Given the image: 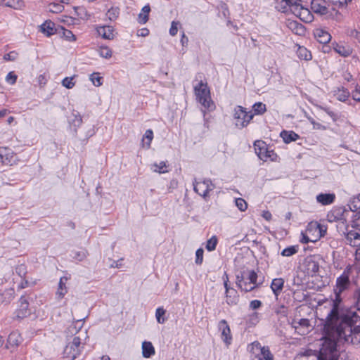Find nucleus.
<instances>
[{"instance_id":"nucleus-62","label":"nucleus","mask_w":360,"mask_h":360,"mask_svg":"<svg viewBox=\"0 0 360 360\" xmlns=\"http://www.w3.org/2000/svg\"><path fill=\"white\" fill-rule=\"evenodd\" d=\"M245 280V278L243 277V275L240 276V275H237L236 276V285H238V287H242V285L244 282V281Z\"/></svg>"},{"instance_id":"nucleus-10","label":"nucleus","mask_w":360,"mask_h":360,"mask_svg":"<svg viewBox=\"0 0 360 360\" xmlns=\"http://www.w3.org/2000/svg\"><path fill=\"white\" fill-rule=\"evenodd\" d=\"M218 327H219V330H221V336L222 340L226 345H230L231 340H232V336H231V330H230V328H229V326L227 321L224 319L221 320L219 322Z\"/></svg>"},{"instance_id":"nucleus-57","label":"nucleus","mask_w":360,"mask_h":360,"mask_svg":"<svg viewBox=\"0 0 360 360\" xmlns=\"http://www.w3.org/2000/svg\"><path fill=\"white\" fill-rule=\"evenodd\" d=\"M309 122L312 124L314 129L325 130L326 127L321 123L316 122L313 118H309Z\"/></svg>"},{"instance_id":"nucleus-32","label":"nucleus","mask_w":360,"mask_h":360,"mask_svg":"<svg viewBox=\"0 0 360 360\" xmlns=\"http://www.w3.org/2000/svg\"><path fill=\"white\" fill-rule=\"evenodd\" d=\"M254 115H263L266 111V105L262 102H257L252 105Z\"/></svg>"},{"instance_id":"nucleus-59","label":"nucleus","mask_w":360,"mask_h":360,"mask_svg":"<svg viewBox=\"0 0 360 360\" xmlns=\"http://www.w3.org/2000/svg\"><path fill=\"white\" fill-rule=\"evenodd\" d=\"M148 20V15L141 13L139 14L138 21L140 24H145Z\"/></svg>"},{"instance_id":"nucleus-19","label":"nucleus","mask_w":360,"mask_h":360,"mask_svg":"<svg viewBox=\"0 0 360 360\" xmlns=\"http://www.w3.org/2000/svg\"><path fill=\"white\" fill-rule=\"evenodd\" d=\"M97 32L103 39H112L114 38V28L112 26H100Z\"/></svg>"},{"instance_id":"nucleus-54","label":"nucleus","mask_w":360,"mask_h":360,"mask_svg":"<svg viewBox=\"0 0 360 360\" xmlns=\"http://www.w3.org/2000/svg\"><path fill=\"white\" fill-rule=\"evenodd\" d=\"M275 312L277 314L281 315V316H282L283 317L286 316L287 314H288L287 308L284 305H281L278 307H277L275 309Z\"/></svg>"},{"instance_id":"nucleus-29","label":"nucleus","mask_w":360,"mask_h":360,"mask_svg":"<svg viewBox=\"0 0 360 360\" xmlns=\"http://www.w3.org/2000/svg\"><path fill=\"white\" fill-rule=\"evenodd\" d=\"M226 303L229 305H236L238 302V295L235 289L226 292Z\"/></svg>"},{"instance_id":"nucleus-60","label":"nucleus","mask_w":360,"mask_h":360,"mask_svg":"<svg viewBox=\"0 0 360 360\" xmlns=\"http://www.w3.org/2000/svg\"><path fill=\"white\" fill-rule=\"evenodd\" d=\"M17 76L13 72H9L6 76V80L11 84H14L16 82Z\"/></svg>"},{"instance_id":"nucleus-38","label":"nucleus","mask_w":360,"mask_h":360,"mask_svg":"<svg viewBox=\"0 0 360 360\" xmlns=\"http://www.w3.org/2000/svg\"><path fill=\"white\" fill-rule=\"evenodd\" d=\"M75 77V76L74 75L64 78L61 82L62 85L68 89H72L75 85V82L73 81Z\"/></svg>"},{"instance_id":"nucleus-15","label":"nucleus","mask_w":360,"mask_h":360,"mask_svg":"<svg viewBox=\"0 0 360 360\" xmlns=\"http://www.w3.org/2000/svg\"><path fill=\"white\" fill-rule=\"evenodd\" d=\"M346 239L351 246H360V231L356 229L349 231L347 233Z\"/></svg>"},{"instance_id":"nucleus-25","label":"nucleus","mask_w":360,"mask_h":360,"mask_svg":"<svg viewBox=\"0 0 360 360\" xmlns=\"http://www.w3.org/2000/svg\"><path fill=\"white\" fill-rule=\"evenodd\" d=\"M155 354V348L150 342L144 341L142 343V355L144 358H150Z\"/></svg>"},{"instance_id":"nucleus-23","label":"nucleus","mask_w":360,"mask_h":360,"mask_svg":"<svg viewBox=\"0 0 360 360\" xmlns=\"http://www.w3.org/2000/svg\"><path fill=\"white\" fill-rule=\"evenodd\" d=\"M333 46L334 51L342 57H347L352 53V49L349 46H343L337 43H333Z\"/></svg>"},{"instance_id":"nucleus-9","label":"nucleus","mask_w":360,"mask_h":360,"mask_svg":"<svg viewBox=\"0 0 360 360\" xmlns=\"http://www.w3.org/2000/svg\"><path fill=\"white\" fill-rule=\"evenodd\" d=\"M254 147L255 153L260 160L266 161L268 158L271 157V152L267 150L266 143L263 141H255Z\"/></svg>"},{"instance_id":"nucleus-53","label":"nucleus","mask_w":360,"mask_h":360,"mask_svg":"<svg viewBox=\"0 0 360 360\" xmlns=\"http://www.w3.org/2000/svg\"><path fill=\"white\" fill-rule=\"evenodd\" d=\"M87 255H88L87 251L85 250H83L82 251L77 252L75 253V255L74 256V258L79 261H82L87 257Z\"/></svg>"},{"instance_id":"nucleus-49","label":"nucleus","mask_w":360,"mask_h":360,"mask_svg":"<svg viewBox=\"0 0 360 360\" xmlns=\"http://www.w3.org/2000/svg\"><path fill=\"white\" fill-rule=\"evenodd\" d=\"M353 297L356 309L360 311V288L355 290Z\"/></svg>"},{"instance_id":"nucleus-14","label":"nucleus","mask_w":360,"mask_h":360,"mask_svg":"<svg viewBox=\"0 0 360 360\" xmlns=\"http://www.w3.org/2000/svg\"><path fill=\"white\" fill-rule=\"evenodd\" d=\"M39 30L47 37H50L58 32V29L56 27L55 23L51 20H46L42 25H41Z\"/></svg>"},{"instance_id":"nucleus-17","label":"nucleus","mask_w":360,"mask_h":360,"mask_svg":"<svg viewBox=\"0 0 360 360\" xmlns=\"http://www.w3.org/2000/svg\"><path fill=\"white\" fill-rule=\"evenodd\" d=\"M335 195L334 193H320L316 195V201L323 205H328L334 202Z\"/></svg>"},{"instance_id":"nucleus-34","label":"nucleus","mask_w":360,"mask_h":360,"mask_svg":"<svg viewBox=\"0 0 360 360\" xmlns=\"http://www.w3.org/2000/svg\"><path fill=\"white\" fill-rule=\"evenodd\" d=\"M167 167L166 162L164 161L160 162L159 164L154 163L152 165V169L154 172H158L160 174H164L167 172L168 171L167 169H165V168Z\"/></svg>"},{"instance_id":"nucleus-18","label":"nucleus","mask_w":360,"mask_h":360,"mask_svg":"<svg viewBox=\"0 0 360 360\" xmlns=\"http://www.w3.org/2000/svg\"><path fill=\"white\" fill-rule=\"evenodd\" d=\"M15 291L13 288L5 290L4 292L0 293V305L8 304L14 298Z\"/></svg>"},{"instance_id":"nucleus-41","label":"nucleus","mask_w":360,"mask_h":360,"mask_svg":"<svg viewBox=\"0 0 360 360\" xmlns=\"http://www.w3.org/2000/svg\"><path fill=\"white\" fill-rule=\"evenodd\" d=\"M217 238L215 236H212L207 241V244L205 246L206 249L208 251L214 250L217 244Z\"/></svg>"},{"instance_id":"nucleus-5","label":"nucleus","mask_w":360,"mask_h":360,"mask_svg":"<svg viewBox=\"0 0 360 360\" xmlns=\"http://www.w3.org/2000/svg\"><path fill=\"white\" fill-rule=\"evenodd\" d=\"M253 117L254 114L252 112H247L246 109L240 105L236 106L234 109L235 124L239 129L247 127Z\"/></svg>"},{"instance_id":"nucleus-13","label":"nucleus","mask_w":360,"mask_h":360,"mask_svg":"<svg viewBox=\"0 0 360 360\" xmlns=\"http://www.w3.org/2000/svg\"><path fill=\"white\" fill-rule=\"evenodd\" d=\"M344 211L345 210L342 207L333 208L328 213L327 219L330 222L343 221L345 220Z\"/></svg>"},{"instance_id":"nucleus-21","label":"nucleus","mask_w":360,"mask_h":360,"mask_svg":"<svg viewBox=\"0 0 360 360\" xmlns=\"http://www.w3.org/2000/svg\"><path fill=\"white\" fill-rule=\"evenodd\" d=\"M285 281L282 278H276L272 280L271 288L276 296H278L283 290Z\"/></svg>"},{"instance_id":"nucleus-35","label":"nucleus","mask_w":360,"mask_h":360,"mask_svg":"<svg viewBox=\"0 0 360 360\" xmlns=\"http://www.w3.org/2000/svg\"><path fill=\"white\" fill-rule=\"evenodd\" d=\"M89 79L95 86H100L103 84V77L99 76L98 72H94L90 75Z\"/></svg>"},{"instance_id":"nucleus-33","label":"nucleus","mask_w":360,"mask_h":360,"mask_svg":"<svg viewBox=\"0 0 360 360\" xmlns=\"http://www.w3.org/2000/svg\"><path fill=\"white\" fill-rule=\"evenodd\" d=\"M335 95L340 101H345L349 96V92L347 89L342 87V89H338Z\"/></svg>"},{"instance_id":"nucleus-2","label":"nucleus","mask_w":360,"mask_h":360,"mask_svg":"<svg viewBox=\"0 0 360 360\" xmlns=\"http://www.w3.org/2000/svg\"><path fill=\"white\" fill-rule=\"evenodd\" d=\"M194 91L197 101L207 110L212 111L215 109V105L210 97V89L206 82L202 80L194 86Z\"/></svg>"},{"instance_id":"nucleus-45","label":"nucleus","mask_w":360,"mask_h":360,"mask_svg":"<svg viewBox=\"0 0 360 360\" xmlns=\"http://www.w3.org/2000/svg\"><path fill=\"white\" fill-rule=\"evenodd\" d=\"M235 202L236 207L238 208L239 210L242 212L246 210L248 207V204L244 199L240 198H236Z\"/></svg>"},{"instance_id":"nucleus-56","label":"nucleus","mask_w":360,"mask_h":360,"mask_svg":"<svg viewBox=\"0 0 360 360\" xmlns=\"http://www.w3.org/2000/svg\"><path fill=\"white\" fill-rule=\"evenodd\" d=\"M178 25H179V22H176V21H172V25H171V27L169 29V34L170 35L172 36H175L176 34H177V32H178Z\"/></svg>"},{"instance_id":"nucleus-47","label":"nucleus","mask_w":360,"mask_h":360,"mask_svg":"<svg viewBox=\"0 0 360 360\" xmlns=\"http://www.w3.org/2000/svg\"><path fill=\"white\" fill-rule=\"evenodd\" d=\"M256 287L257 285H252V284L250 283L249 281L245 278L242 287H239V288L245 292H250L253 290Z\"/></svg>"},{"instance_id":"nucleus-44","label":"nucleus","mask_w":360,"mask_h":360,"mask_svg":"<svg viewBox=\"0 0 360 360\" xmlns=\"http://www.w3.org/2000/svg\"><path fill=\"white\" fill-rule=\"evenodd\" d=\"M60 30L63 31V36L68 41H75L76 39L75 36L73 34L72 31L66 30L63 27H60Z\"/></svg>"},{"instance_id":"nucleus-28","label":"nucleus","mask_w":360,"mask_h":360,"mask_svg":"<svg viewBox=\"0 0 360 360\" xmlns=\"http://www.w3.org/2000/svg\"><path fill=\"white\" fill-rule=\"evenodd\" d=\"M288 27L297 35H303L305 33L304 27L297 21L290 22Z\"/></svg>"},{"instance_id":"nucleus-48","label":"nucleus","mask_w":360,"mask_h":360,"mask_svg":"<svg viewBox=\"0 0 360 360\" xmlns=\"http://www.w3.org/2000/svg\"><path fill=\"white\" fill-rule=\"evenodd\" d=\"M352 223V228L360 231V213H356L354 215Z\"/></svg>"},{"instance_id":"nucleus-8","label":"nucleus","mask_w":360,"mask_h":360,"mask_svg":"<svg viewBox=\"0 0 360 360\" xmlns=\"http://www.w3.org/2000/svg\"><path fill=\"white\" fill-rule=\"evenodd\" d=\"M0 161L4 165H13L16 161V155L11 149L0 147Z\"/></svg>"},{"instance_id":"nucleus-37","label":"nucleus","mask_w":360,"mask_h":360,"mask_svg":"<svg viewBox=\"0 0 360 360\" xmlns=\"http://www.w3.org/2000/svg\"><path fill=\"white\" fill-rule=\"evenodd\" d=\"M98 53L101 57L106 59H108L112 56V50L108 46H100Z\"/></svg>"},{"instance_id":"nucleus-61","label":"nucleus","mask_w":360,"mask_h":360,"mask_svg":"<svg viewBox=\"0 0 360 360\" xmlns=\"http://www.w3.org/2000/svg\"><path fill=\"white\" fill-rule=\"evenodd\" d=\"M224 279V285L226 290V292H228L229 291H231L233 288H230L228 282H229V278L228 275L225 273L224 276L223 277Z\"/></svg>"},{"instance_id":"nucleus-55","label":"nucleus","mask_w":360,"mask_h":360,"mask_svg":"<svg viewBox=\"0 0 360 360\" xmlns=\"http://www.w3.org/2000/svg\"><path fill=\"white\" fill-rule=\"evenodd\" d=\"M17 57L18 53L16 52L11 51L10 53L4 55V59L8 61H14L15 60H16Z\"/></svg>"},{"instance_id":"nucleus-6","label":"nucleus","mask_w":360,"mask_h":360,"mask_svg":"<svg viewBox=\"0 0 360 360\" xmlns=\"http://www.w3.org/2000/svg\"><path fill=\"white\" fill-rule=\"evenodd\" d=\"M193 185L194 191L204 198H206L209 192L215 188L214 184L210 179H205L200 181L195 179L193 182Z\"/></svg>"},{"instance_id":"nucleus-20","label":"nucleus","mask_w":360,"mask_h":360,"mask_svg":"<svg viewBox=\"0 0 360 360\" xmlns=\"http://www.w3.org/2000/svg\"><path fill=\"white\" fill-rule=\"evenodd\" d=\"M22 338L18 332H12L7 339L6 347L8 349L17 347L21 342Z\"/></svg>"},{"instance_id":"nucleus-30","label":"nucleus","mask_w":360,"mask_h":360,"mask_svg":"<svg viewBox=\"0 0 360 360\" xmlns=\"http://www.w3.org/2000/svg\"><path fill=\"white\" fill-rule=\"evenodd\" d=\"M0 4L14 9H18L23 5L21 0H0Z\"/></svg>"},{"instance_id":"nucleus-64","label":"nucleus","mask_w":360,"mask_h":360,"mask_svg":"<svg viewBox=\"0 0 360 360\" xmlns=\"http://www.w3.org/2000/svg\"><path fill=\"white\" fill-rule=\"evenodd\" d=\"M180 42L183 46H186L188 43V38L186 36L185 33L183 32Z\"/></svg>"},{"instance_id":"nucleus-63","label":"nucleus","mask_w":360,"mask_h":360,"mask_svg":"<svg viewBox=\"0 0 360 360\" xmlns=\"http://www.w3.org/2000/svg\"><path fill=\"white\" fill-rule=\"evenodd\" d=\"M11 179L8 178L5 174H0V183L2 184H8L7 181H11Z\"/></svg>"},{"instance_id":"nucleus-4","label":"nucleus","mask_w":360,"mask_h":360,"mask_svg":"<svg viewBox=\"0 0 360 360\" xmlns=\"http://www.w3.org/2000/svg\"><path fill=\"white\" fill-rule=\"evenodd\" d=\"M352 270L353 269L351 265L346 266L342 274L337 278L333 291L344 292L351 288L352 281L350 276L352 274Z\"/></svg>"},{"instance_id":"nucleus-1","label":"nucleus","mask_w":360,"mask_h":360,"mask_svg":"<svg viewBox=\"0 0 360 360\" xmlns=\"http://www.w3.org/2000/svg\"><path fill=\"white\" fill-rule=\"evenodd\" d=\"M332 309L326 316L321 338V360L327 356L330 360L337 357L336 347L339 341L360 345V316L356 312L342 307V293L333 291Z\"/></svg>"},{"instance_id":"nucleus-26","label":"nucleus","mask_w":360,"mask_h":360,"mask_svg":"<svg viewBox=\"0 0 360 360\" xmlns=\"http://www.w3.org/2000/svg\"><path fill=\"white\" fill-rule=\"evenodd\" d=\"M306 269L308 274L314 275L319 270V264L312 259H308L305 262Z\"/></svg>"},{"instance_id":"nucleus-11","label":"nucleus","mask_w":360,"mask_h":360,"mask_svg":"<svg viewBox=\"0 0 360 360\" xmlns=\"http://www.w3.org/2000/svg\"><path fill=\"white\" fill-rule=\"evenodd\" d=\"M311 10L312 12L321 15L328 13L327 3L325 0H311Z\"/></svg>"},{"instance_id":"nucleus-3","label":"nucleus","mask_w":360,"mask_h":360,"mask_svg":"<svg viewBox=\"0 0 360 360\" xmlns=\"http://www.w3.org/2000/svg\"><path fill=\"white\" fill-rule=\"evenodd\" d=\"M82 349L80 338L75 336L67 343L63 351V358L66 360H74L80 354Z\"/></svg>"},{"instance_id":"nucleus-12","label":"nucleus","mask_w":360,"mask_h":360,"mask_svg":"<svg viewBox=\"0 0 360 360\" xmlns=\"http://www.w3.org/2000/svg\"><path fill=\"white\" fill-rule=\"evenodd\" d=\"M20 304L18 309L16 310V316L18 319H23L27 316L30 314L29 303L25 296H21L19 300Z\"/></svg>"},{"instance_id":"nucleus-51","label":"nucleus","mask_w":360,"mask_h":360,"mask_svg":"<svg viewBox=\"0 0 360 360\" xmlns=\"http://www.w3.org/2000/svg\"><path fill=\"white\" fill-rule=\"evenodd\" d=\"M292 324L293 327L296 329L299 326L302 327H308L309 326V321L307 319H301L297 322L294 321Z\"/></svg>"},{"instance_id":"nucleus-39","label":"nucleus","mask_w":360,"mask_h":360,"mask_svg":"<svg viewBox=\"0 0 360 360\" xmlns=\"http://www.w3.org/2000/svg\"><path fill=\"white\" fill-rule=\"evenodd\" d=\"M85 319H79V320H77L76 321L74 322V324L71 326H70L69 328V330L71 333H78L79 330L82 328V326H83V323L82 321L84 320Z\"/></svg>"},{"instance_id":"nucleus-7","label":"nucleus","mask_w":360,"mask_h":360,"mask_svg":"<svg viewBox=\"0 0 360 360\" xmlns=\"http://www.w3.org/2000/svg\"><path fill=\"white\" fill-rule=\"evenodd\" d=\"M293 9V14L299 17L302 21L305 22H311L314 20V15L311 11L304 6L302 4L300 6H296Z\"/></svg>"},{"instance_id":"nucleus-43","label":"nucleus","mask_w":360,"mask_h":360,"mask_svg":"<svg viewBox=\"0 0 360 360\" xmlns=\"http://www.w3.org/2000/svg\"><path fill=\"white\" fill-rule=\"evenodd\" d=\"M166 311L162 307H158L155 311V317L158 323H163L165 321L162 316L165 314Z\"/></svg>"},{"instance_id":"nucleus-50","label":"nucleus","mask_w":360,"mask_h":360,"mask_svg":"<svg viewBox=\"0 0 360 360\" xmlns=\"http://www.w3.org/2000/svg\"><path fill=\"white\" fill-rule=\"evenodd\" d=\"M203 253L204 251L202 248H198L195 252V264L201 265L203 261Z\"/></svg>"},{"instance_id":"nucleus-40","label":"nucleus","mask_w":360,"mask_h":360,"mask_svg":"<svg viewBox=\"0 0 360 360\" xmlns=\"http://www.w3.org/2000/svg\"><path fill=\"white\" fill-rule=\"evenodd\" d=\"M119 13L120 10L118 8H111L108 11L106 16L110 20H115L117 18Z\"/></svg>"},{"instance_id":"nucleus-22","label":"nucleus","mask_w":360,"mask_h":360,"mask_svg":"<svg viewBox=\"0 0 360 360\" xmlns=\"http://www.w3.org/2000/svg\"><path fill=\"white\" fill-rule=\"evenodd\" d=\"M314 36L316 38L317 41L321 44H327L331 39L330 34L328 32L322 29L316 30L314 32Z\"/></svg>"},{"instance_id":"nucleus-52","label":"nucleus","mask_w":360,"mask_h":360,"mask_svg":"<svg viewBox=\"0 0 360 360\" xmlns=\"http://www.w3.org/2000/svg\"><path fill=\"white\" fill-rule=\"evenodd\" d=\"M246 279L248 280L250 283H252L253 285H257V274L255 271H250L249 272L248 277Z\"/></svg>"},{"instance_id":"nucleus-42","label":"nucleus","mask_w":360,"mask_h":360,"mask_svg":"<svg viewBox=\"0 0 360 360\" xmlns=\"http://www.w3.org/2000/svg\"><path fill=\"white\" fill-rule=\"evenodd\" d=\"M72 115L74 116V119L71 121V124L75 128L80 127L82 123V117L81 115L78 112H73Z\"/></svg>"},{"instance_id":"nucleus-58","label":"nucleus","mask_w":360,"mask_h":360,"mask_svg":"<svg viewBox=\"0 0 360 360\" xmlns=\"http://www.w3.org/2000/svg\"><path fill=\"white\" fill-rule=\"evenodd\" d=\"M262 302L260 300H255L250 302V308L255 310L257 309L262 306Z\"/></svg>"},{"instance_id":"nucleus-36","label":"nucleus","mask_w":360,"mask_h":360,"mask_svg":"<svg viewBox=\"0 0 360 360\" xmlns=\"http://www.w3.org/2000/svg\"><path fill=\"white\" fill-rule=\"evenodd\" d=\"M298 251V246L297 245H292L289 246L281 252V255L283 257H290L295 254H296Z\"/></svg>"},{"instance_id":"nucleus-27","label":"nucleus","mask_w":360,"mask_h":360,"mask_svg":"<svg viewBox=\"0 0 360 360\" xmlns=\"http://www.w3.org/2000/svg\"><path fill=\"white\" fill-rule=\"evenodd\" d=\"M64 281H67L66 277H62L60 279L59 283H58V288L56 292V297L58 300H61L64 297L65 295L68 292V290L65 285V283Z\"/></svg>"},{"instance_id":"nucleus-46","label":"nucleus","mask_w":360,"mask_h":360,"mask_svg":"<svg viewBox=\"0 0 360 360\" xmlns=\"http://www.w3.org/2000/svg\"><path fill=\"white\" fill-rule=\"evenodd\" d=\"M153 139V131L151 129H147L145 132V134L143 137L142 141L143 142L144 140L146 139L147 140V142H146L147 148H149Z\"/></svg>"},{"instance_id":"nucleus-16","label":"nucleus","mask_w":360,"mask_h":360,"mask_svg":"<svg viewBox=\"0 0 360 360\" xmlns=\"http://www.w3.org/2000/svg\"><path fill=\"white\" fill-rule=\"evenodd\" d=\"M254 345L260 349L259 360H274V356L268 346L262 347L259 342H255Z\"/></svg>"},{"instance_id":"nucleus-31","label":"nucleus","mask_w":360,"mask_h":360,"mask_svg":"<svg viewBox=\"0 0 360 360\" xmlns=\"http://www.w3.org/2000/svg\"><path fill=\"white\" fill-rule=\"evenodd\" d=\"M297 54L302 60H309L311 59V52L304 46H299L297 51Z\"/></svg>"},{"instance_id":"nucleus-24","label":"nucleus","mask_w":360,"mask_h":360,"mask_svg":"<svg viewBox=\"0 0 360 360\" xmlns=\"http://www.w3.org/2000/svg\"><path fill=\"white\" fill-rule=\"evenodd\" d=\"M280 136L285 143L295 141L300 138V136L293 131L283 130Z\"/></svg>"}]
</instances>
